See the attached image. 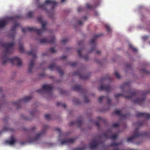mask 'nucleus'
<instances>
[{"label": "nucleus", "instance_id": "obj_2", "mask_svg": "<svg viewBox=\"0 0 150 150\" xmlns=\"http://www.w3.org/2000/svg\"><path fill=\"white\" fill-rule=\"evenodd\" d=\"M38 22L40 23L42 25V28L41 29H38L36 27H27L25 28H22V30L24 33L26 31L30 32H36L38 35L41 34L44 31L46 30V28L45 26L47 24V23L45 21H43L42 20V18L41 17H38L37 18Z\"/></svg>", "mask_w": 150, "mask_h": 150}, {"label": "nucleus", "instance_id": "obj_9", "mask_svg": "<svg viewBox=\"0 0 150 150\" xmlns=\"http://www.w3.org/2000/svg\"><path fill=\"white\" fill-rule=\"evenodd\" d=\"M32 96H30L24 97L23 99L19 100L13 103L14 105H15L17 108H20L21 104L22 103H25L28 102L32 99Z\"/></svg>", "mask_w": 150, "mask_h": 150}, {"label": "nucleus", "instance_id": "obj_35", "mask_svg": "<svg viewBox=\"0 0 150 150\" xmlns=\"http://www.w3.org/2000/svg\"><path fill=\"white\" fill-rule=\"evenodd\" d=\"M4 131H10L11 132L14 131V130L13 129H12L11 128H9L8 127H4Z\"/></svg>", "mask_w": 150, "mask_h": 150}, {"label": "nucleus", "instance_id": "obj_51", "mask_svg": "<svg viewBox=\"0 0 150 150\" xmlns=\"http://www.w3.org/2000/svg\"><path fill=\"white\" fill-rule=\"evenodd\" d=\"M97 119L100 121H102L104 122H105V121L104 120H103L100 117H98Z\"/></svg>", "mask_w": 150, "mask_h": 150}, {"label": "nucleus", "instance_id": "obj_27", "mask_svg": "<svg viewBox=\"0 0 150 150\" xmlns=\"http://www.w3.org/2000/svg\"><path fill=\"white\" fill-rule=\"evenodd\" d=\"M19 26L20 24L19 23H16L15 25L11 28V30L15 33V30L16 27Z\"/></svg>", "mask_w": 150, "mask_h": 150}, {"label": "nucleus", "instance_id": "obj_21", "mask_svg": "<svg viewBox=\"0 0 150 150\" xmlns=\"http://www.w3.org/2000/svg\"><path fill=\"white\" fill-rule=\"evenodd\" d=\"M105 98H106L107 99L108 103L109 105H110L111 103V100L110 98L108 96H100L98 98V101L99 102L101 103V102L102 100Z\"/></svg>", "mask_w": 150, "mask_h": 150}, {"label": "nucleus", "instance_id": "obj_11", "mask_svg": "<svg viewBox=\"0 0 150 150\" xmlns=\"http://www.w3.org/2000/svg\"><path fill=\"white\" fill-rule=\"evenodd\" d=\"M48 69L51 71L55 70H57L62 76L64 74V72L61 70L60 67L56 66L54 64L50 65L48 67Z\"/></svg>", "mask_w": 150, "mask_h": 150}, {"label": "nucleus", "instance_id": "obj_40", "mask_svg": "<svg viewBox=\"0 0 150 150\" xmlns=\"http://www.w3.org/2000/svg\"><path fill=\"white\" fill-rule=\"evenodd\" d=\"M33 14V13L31 11L29 12L27 14V16L28 17L30 18L32 17Z\"/></svg>", "mask_w": 150, "mask_h": 150}, {"label": "nucleus", "instance_id": "obj_38", "mask_svg": "<svg viewBox=\"0 0 150 150\" xmlns=\"http://www.w3.org/2000/svg\"><path fill=\"white\" fill-rule=\"evenodd\" d=\"M114 74L116 76L117 79H119L120 78V76L118 72L115 71L114 73Z\"/></svg>", "mask_w": 150, "mask_h": 150}, {"label": "nucleus", "instance_id": "obj_43", "mask_svg": "<svg viewBox=\"0 0 150 150\" xmlns=\"http://www.w3.org/2000/svg\"><path fill=\"white\" fill-rule=\"evenodd\" d=\"M105 27L106 28L107 31L108 32H110L111 31V29L109 25H105Z\"/></svg>", "mask_w": 150, "mask_h": 150}, {"label": "nucleus", "instance_id": "obj_24", "mask_svg": "<svg viewBox=\"0 0 150 150\" xmlns=\"http://www.w3.org/2000/svg\"><path fill=\"white\" fill-rule=\"evenodd\" d=\"M73 89L75 91L79 92H83L84 91V89H83L80 86L76 85L73 88Z\"/></svg>", "mask_w": 150, "mask_h": 150}, {"label": "nucleus", "instance_id": "obj_32", "mask_svg": "<svg viewBox=\"0 0 150 150\" xmlns=\"http://www.w3.org/2000/svg\"><path fill=\"white\" fill-rule=\"evenodd\" d=\"M56 105L57 106H61L64 108H65L66 107V105L65 104L62 103L60 102L57 103Z\"/></svg>", "mask_w": 150, "mask_h": 150}, {"label": "nucleus", "instance_id": "obj_53", "mask_svg": "<svg viewBox=\"0 0 150 150\" xmlns=\"http://www.w3.org/2000/svg\"><path fill=\"white\" fill-rule=\"evenodd\" d=\"M83 43V41H79L78 43V44L79 45H82Z\"/></svg>", "mask_w": 150, "mask_h": 150}, {"label": "nucleus", "instance_id": "obj_59", "mask_svg": "<svg viewBox=\"0 0 150 150\" xmlns=\"http://www.w3.org/2000/svg\"><path fill=\"white\" fill-rule=\"evenodd\" d=\"M83 19L84 20H86L87 19V18L86 16L84 17H83Z\"/></svg>", "mask_w": 150, "mask_h": 150}, {"label": "nucleus", "instance_id": "obj_19", "mask_svg": "<svg viewBox=\"0 0 150 150\" xmlns=\"http://www.w3.org/2000/svg\"><path fill=\"white\" fill-rule=\"evenodd\" d=\"M75 139L74 138H71L67 140H63L61 141V144L63 145L68 144L69 143H72L74 142Z\"/></svg>", "mask_w": 150, "mask_h": 150}, {"label": "nucleus", "instance_id": "obj_52", "mask_svg": "<svg viewBox=\"0 0 150 150\" xmlns=\"http://www.w3.org/2000/svg\"><path fill=\"white\" fill-rule=\"evenodd\" d=\"M84 59L86 61H87L88 59V56H86L83 57Z\"/></svg>", "mask_w": 150, "mask_h": 150}, {"label": "nucleus", "instance_id": "obj_25", "mask_svg": "<svg viewBox=\"0 0 150 150\" xmlns=\"http://www.w3.org/2000/svg\"><path fill=\"white\" fill-rule=\"evenodd\" d=\"M114 114H116L117 115H120L122 116L123 118H126L127 117V115L123 114L121 113V111L120 110H115L114 112Z\"/></svg>", "mask_w": 150, "mask_h": 150}, {"label": "nucleus", "instance_id": "obj_36", "mask_svg": "<svg viewBox=\"0 0 150 150\" xmlns=\"http://www.w3.org/2000/svg\"><path fill=\"white\" fill-rule=\"evenodd\" d=\"M129 47L131 48L134 52H136L137 51V49L136 48L134 47L132 45H129Z\"/></svg>", "mask_w": 150, "mask_h": 150}, {"label": "nucleus", "instance_id": "obj_50", "mask_svg": "<svg viewBox=\"0 0 150 150\" xmlns=\"http://www.w3.org/2000/svg\"><path fill=\"white\" fill-rule=\"evenodd\" d=\"M77 11H83V8L81 7H79L77 8Z\"/></svg>", "mask_w": 150, "mask_h": 150}, {"label": "nucleus", "instance_id": "obj_47", "mask_svg": "<svg viewBox=\"0 0 150 150\" xmlns=\"http://www.w3.org/2000/svg\"><path fill=\"white\" fill-rule=\"evenodd\" d=\"M84 101L85 103H87L89 102L88 98L86 96H84Z\"/></svg>", "mask_w": 150, "mask_h": 150}, {"label": "nucleus", "instance_id": "obj_28", "mask_svg": "<svg viewBox=\"0 0 150 150\" xmlns=\"http://www.w3.org/2000/svg\"><path fill=\"white\" fill-rule=\"evenodd\" d=\"M122 143L121 142H119V143L112 142L110 143L109 144L110 146H119Z\"/></svg>", "mask_w": 150, "mask_h": 150}, {"label": "nucleus", "instance_id": "obj_31", "mask_svg": "<svg viewBox=\"0 0 150 150\" xmlns=\"http://www.w3.org/2000/svg\"><path fill=\"white\" fill-rule=\"evenodd\" d=\"M72 101L74 103L76 104H78L80 103V100L76 98H74L72 100Z\"/></svg>", "mask_w": 150, "mask_h": 150}, {"label": "nucleus", "instance_id": "obj_23", "mask_svg": "<svg viewBox=\"0 0 150 150\" xmlns=\"http://www.w3.org/2000/svg\"><path fill=\"white\" fill-rule=\"evenodd\" d=\"M34 59H32L30 61L29 65V68L28 72L29 73H31L32 72V70L33 68V66L34 64Z\"/></svg>", "mask_w": 150, "mask_h": 150}, {"label": "nucleus", "instance_id": "obj_5", "mask_svg": "<svg viewBox=\"0 0 150 150\" xmlns=\"http://www.w3.org/2000/svg\"><path fill=\"white\" fill-rule=\"evenodd\" d=\"M48 128L47 125H45L43 127L42 131L41 132L37 134L35 137L29 138L28 140L29 142L32 143L38 140L41 137L44 135L45 132Z\"/></svg>", "mask_w": 150, "mask_h": 150}, {"label": "nucleus", "instance_id": "obj_46", "mask_svg": "<svg viewBox=\"0 0 150 150\" xmlns=\"http://www.w3.org/2000/svg\"><path fill=\"white\" fill-rule=\"evenodd\" d=\"M144 122H139L137 123V124L139 126H141L143 124Z\"/></svg>", "mask_w": 150, "mask_h": 150}, {"label": "nucleus", "instance_id": "obj_49", "mask_svg": "<svg viewBox=\"0 0 150 150\" xmlns=\"http://www.w3.org/2000/svg\"><path fill=\"white\" fill-rule=\"evenodd\" d=\"M55 130L58 132L60 134L61 133V130L60 128H57L55 129Z\"/></svg>", "mask_w": 150, "mask_h": 150}, {"label": "nucleus", "instance_id": "obj_7", "mask_svg": "<svg viewBox=\"0 0 150 150\" xmlns=\"http://www.w3.org/2000/svg\"><path fill=\"white\" fill-rule=\"evenodd\" d=\"M50 4L53 5L52 7V9H53L54 6H56L57 3L54 0H46L45 1L44 4H41L39 3L37 4V8L42 9H43L45 10H46V4Z\"/></svg>", "mask_w": 150, "mask_h": 150}, {"label": "nucleus", "instance_id": "obj_30", "mask_svg": "<svg viewBox=\"0 0 150 150\" xmlns=\"http://www.w3.org/2000/svg\"><path fill=\"white\" fill-rule=\"evenodd\" d=\"M140 71L142 73L144 74H150V71H147V70H146V69L145 68H143L142 69L140 70Z\"/></svg>", "mask_w": 150, "mask_h": 150}, {"label": "nucleus", "instance_id": "obj_14", "mask_svg": "<svg viewBox=\"0 0 150 150\" xmlns=\"http://www.w3.org/2000/svg\"><path fill=\"white\" fill-rule=\"evenodd\" d=\"M109 133H111V132L108 131L107 133H104L102 134V137H103L106 139H111L114 140L117 137V134L112 135L110 136L108 135Z\"/></svg>", "mask_w": 150, "mask_h": 150}, {"label": "nucleus", "instance_id": "obj_13", "mask_svg": "<svg viewBox=\"0 0 150 150\" xmlns=\"http://www.w3.org/2000/svg\"><path fill=\"white\" fill-rule=\"evenodd\" d=\"M55 39L54 36L51 37L49 40L45 38L41 39L40 40V42L41 43H50L53 44L54 43Z\"/></svg>", "mask_w": 150, "mask_h": 150}, {"label": "nucleus", "instance_id": "obj_34", "mask_svg": "<svg viewBox=\"0 0 150 150\" xmlns=\"http://www.w3.org/2000/svg\"><path fill=\"white\" fill-rule=\"evenodd\" d=\"M19 50L20 51L23 53L24 52V49L23 45L22 44L20 45L19 47Z\"/></svg>", "mask_w": 150, "mask_h": 150}, {"label": "nucleus", "instance_id": "obj_17", "mask_svg": "<svg viewBox=\"0 0 150 150\" xmlns=\"http://www.w3.org/2000/svg\"><path fill=\"white\" fill-rule=\"evenodd\" d=\"M136 116L137 117H143L147 119L150 118V114L144 112H138L136 115Z\"/></svg>", "mask_w": 150, "mask_h": 150}, {"label": "nucleus", "instance_id": "obj_6", "mask_svg": "<svg viewBox=\"0 0 150 150\" xmlns=\"http://www.w3.org/2000/svg\"><path fill=\"white\" fill-rule=\"evenodd\" d=\"M138 130V128H136L135 129L133 135L131 137L127 138V142H132L133 141L134 139L137 137L141 136H147L149 134V133L146 132L139 133V132Z\"/></svg>", "mask_w": 150, "mask_h": 150}, {"label": "nucleus", "instance_id": "obj_20", "mask_svg": "<svg viewBox=\"0 0 150 150\" xmlns=\"http://www.w3.org/2000/svg\"><path fill=\"white\" fill-rule=\"evenodd\" d=\"M145 100V97H144L141 98H137L133 101V102L134 103H137L141 105L144 102Z\"/></svg>", "mask_w": 150, "mask_h": 150}, {"label": "nucleus", "instance_id": "obj_8", "mask_svg": "<svg viewBox=\"0 0 150 150\" xmlns=\"http://www.w3.org/2000/svg\"><path fill=\"white\" fill-rule=\"evenodd\" d=\"M53 88V86L51 84H44L42 86V88L37 90L36 91L38 93H43L44 91L51 93Z\"/></svg>", "mask_w": 150, "mask_h": 150}, {"label": "nucleus", "instance_id": "obj_26", "mask_svg": "<svg viewBox=\"0 0 150 150\" xmlns=\"http://www.w3.org/2000/svg\"><path fill=\"white\" fill-rule=\"evenodd\" d=\"M28 55H31L34 58H35L36 57L35 52L33 50H31L30 51L27 52Z\"/></svg>", "mask_w": 150, "mask_h": 150}, {"label": "nucleus", "instance_id": "obj_56", "mask_svg": "<svg viewBox=\"0 0 150 150\" xmlns=\"http://www.w3.org/2000/svg\"><path fill=\"white\" fill-rule=\"evenodd\" d=\"M10 36L13 38V39H14L15 36V34H12L10 35Z\"/></svg>", "mask_w": 150, "mask_h": 150}, {"label": "nucleus", "instance_id": "obj_54", "mask_svg": "<svg viewBox=\"0 0 150 150\" xmlns=\"http://www.w3.org/2000/svg\"><path fill=\"white\" fill-rule=\"evenodd\" d=\"M95 125L98 126L99 127V122H96L95 123Z\"/></svg>", "mask_w": 150, "mask_h": 150}, {"label": "nucleus", "instance_id": "obj_63", "mask_svg": "<svg viewBox=\"0 0 150 150\" xmlns=\"http://www.w3.org/2000/svg\"><path fill=\"white\" fill-rule=\"evenodd\" d=\"M2 91V88H0V92Z\"/></svg>", "mask_w": 150, "mask_h": 150}, {"label": "nucleus", "instance_id": "obj_29", "mask_svg": "<svg viewBox=\"0 0 150 150\" xmlns=\"http://www.w3.org/2000/svg\"><path fill=\"white\" fill-rule=\"evenodd\" d=\"M130 82H127L125 83L123 85L121 86L120 87V88L121 89H123L124 88H125L126 86H128L129 85Z\"/></svg>", "mask_w": 150, "mask_h": 150}, {"label": "nucleus", "instance_id": "obj_15", "mask_svg": "<svg viewBox=\"0 0 150 150\" xmlns=\"http://www.w3.org/2000/svg\"><path fill=\"white\" fill-rule=\"evenodd\" d=\"M73 75H78L80 79L84 80L87 79L89 77V75L84 76L83 74H81V72L79 71H75Z\"/></svg>", "mask_w": 150, "mask_h": 150}, {"label": "nucleus", "instance_id": "obj_60", "mask_svg": "<svg viewBox=\"0 0 150 150\" xmlns=\"http://www.w3.org/2000/svg\"><path fill=\"white\" fill-rule=\"evenodd\" d=\"M96 53L97 54H99L100 53V52L99 51H96Z\"/></svg>", "mask_w": 150, "mask_h": 150}, {"label": "nucleus", "instance_id": "obj_41", "mask_svg": "<svg viewBox=\"0 0 150 150\" xmlns=\"http://www.w3.org/2000/svg\"><path fill=\"white\" fill-rule=\"evenodd\" d=\"M77 64L76 62H73L71 63L70 64V65L72 67H74L76 66Z\"/></svg>", "mask_w": 150, "mask_h": 150}, {"label": "nucleus", "instance_id": "obj_1", "mask_svg": "<svg viewBox=\"0 0 150 150\" xmlns=\"http://www.w3.org/2000/svg\"><path fill=\"white\" fill-rule=\"evenodd\" d=\"M14 43H2L0 42L1 46L4 47L6 50L4 51V55L2 56L3 60L2 64L5 65L8 62H9L13 65L16 64L18 66H20L22 64V61L21 59L16 57L13 58H9L7 54L11 53L13 51V47Z\"/></svg>", "mask_w": 150, "mask_h": 150}, {"label": "nucleus", "instance_id": "obj_16", "mask_svg": "<svg viewBox=\"0 0 150 150\" xmlns=\"http://www.w3.org/2000/svg\"><path fill=\"white\" fill-rule=\"evenodd\" d=\"M99 89L100 91H105L107 92H109L111 90V87L109 85H101Z\"/></svg>", "mask_w": 150, "mask_h": 150}, {"label": "nucleus", "instance_id": "obj_45", "mask_svg": "<svg viewBox=\"0 0 150 150\" xmlns=\"http://www.w3.org/2000/svg\"><path fill=\"white\" fill-rule=\"evenodd\" d=\"M81 49H79L77 50V52L78 54V55L80 57H81L82 54L81 53Z\"/></svg>", "mask_w": 150, "mask_h": 150}, {"label": "nucleus", "instance_id": "obj_48", "mask_svg": "<svg viewBox=\"0 0 150 150\" xmlns=\"http://www.w3.org/2000/svg\"><path fill=\"white\" fill-rule=\"evenodd\" d=\"M49 50L52 53H54L56 52L55 50L53 48H50Z\"/></svg>", "mask_w": 150, "mask_h": 150}, {"label": "nucleus", "instance_id": "obj_58", "mask_svg": "<svg viewBox=\"0 0 150 150\" xmlns=\"http://www.w3.org/2000/svg\"><path fill=\"white\" fill-rule=\"evenodd\" d=\"M35 129H36V128L35 127H33L32 129V131H34Z\"/></svg>", "mask_w": 150, "mask_h": 150}, {"label": "nucleus", "instance_id": "obj_57", "mask_svg": "<svg viewBox=\"0 0 150 150\" xmlns=\"http://www.w3.org/2000/svg\"><path fill=\"white\" fill-rule=\"evenodd\" d=\"M78 24L80 25H82V24L81 21H79Z\"/></svg>", "mask_w": 150, "mask_h": 150}, {"label": "nucleus", "instance_id": "obj_12", "mask_svg": "<svg viewBox=\"0 0 150 150\" xmlns=\"http://www.w3.org/2000/svg\"><path fill=\"white\" fill-rule=\"evenodd\" d=\"M102 35L101 34H99V35H94L93 36V38L90 41V43L91 44L93 45V46L92 47L90 50V52H91L95 50L96 47V43L95 41L96 39L98 37L101 36Z\"/></svg>", "mask_w": 150, "mask_h": 150}, {"label": "nucleus", "instance_id": "obj_44", "mask_svg": "<svg viewBox=\"0 0 150 150\" xmlns=\"http://www.w3.org/2000/svg\"><path fill=\"white\" fill-rule=\"evenodd\" d=\"M119 124L118 123H114L112 125V127H117L119 126Z\"/></svg>", "mask_w": 150, "mask_h": 150}, {"label": "nucleus", "instance_id": "obj_42", "mask_svg": "<svg viewBox=\"0 0 150 150\" xmlns=\"http://www.w3.org/2000/svg\"><path fill=\"white\" fill-rule=\"evenodd\" d=\"M69 41V39L67 38H65L62 41V42L63 43L65 44L66 42H68Z\"/></svg>", "mask_w": 150, "mask_h": 150}, {"label": "nucleus", "instance_id": "obj_33", "mask_svg": "<svg viewBox=\"0 0 150 150\" xmlns=\"http://www.w3.org/2000/svg\"><path fill=\"white\" fill-rule=\"evenodd\" d=\"M86 146H84L81 148H74L73 149V150H84L86 149Z\"/></svg>", "mask_w": 150, "mask_h": 150}, {"label": "nucleus", "instance_id": "obj_39", "mask_svg": "<svg viewBox=\"0 0 150 150\" xmlns=\"http://www.w3.org/2000/svg\"><path fill=\"white\" fill-rule=\"evenodd\" d=\"M45 118L47 120H50L51 119V117L49 114H46L45 115Z\"/></svg>", "mask_w": 150, "mask_h": 150}, {"label": "nucleus", "instance_id": "obj_10", "mask_svg": "<svg viewBox=\"0 0 150 150\" xmlns=\"http://www.w3.org/2000/svg\"><path fill=\"white\" fill-rule=\"evenodd\" d=\"M102 143L100 142L98 140L96 139V138L93 139L92 142L89 144V147L91 150L96 148L98 145L102 144Z\"/></svg>", "mask_w": 150, "mask_h": 150}, {"label": "nucleus", "instance_id": "obj_61", "mask_svg": "<svg viewBox=\"0 0 150 150\" xmlns=\"http://www.w3.org/2000/svg\"><path fill=\"white\" fill-rule=\"evenodd\" d=\"M35 113V111H32L31 112V114L32 115H33Z\"/></svg>", "mask_w": 150, "mask_h": 150}, {"label": "nucleus", "instance_id": "obj_18", "mask_svg": "<svg viewBox=\"0 0 150 150\" xmlns=\"http://www.w3.org/2000/svg\"><path fill=\"white\" fill-rule=\"evenodd\" d=\"M16 140L14 137L11 136L10 137V140H6L5 141V143L7 144L12 145L14 144L16 142Z\"/></svg>", "mask_w": 150, "mask_h": 150}, {"label": "nucleus", "instance_id": "obj_3", "mask_svg": "<svg viewBox=\"0 0 150 150\" xmlns=\"http://www.w3.org/2000/svg\"><path fill=\"white\" fill-rule=\"evenodd\" d=\"M148 92H143L141 91H136L134 92H131L130 91H127V94L129 95L124 96L121 93H117L115 95L116 98H117L120 96H124L125 98L128 99H131L133 97L136 96L138 94L145 96L147 94Z\"/></svg>", "mask_w": 150, "mask_h": 150}, {"label": "nucleus", "instance_id": "obj_22", "mask_svg": "<svg viewBox=\"0 0 150 150\" xmlns=\"http://www.w3.org/2000/svg\"><path fill=\"white\" fill-rule=\"evenodd\" d=\"M82 122V120L81 119H79L76 122L71 121L69 123V125L71 126L77 124L78 127H80L81 126V125Z\"/></svg>", "mask_w": 150, "mask_h": 150}, {"label": "nucleus", "instance_id": "obj_62", "mask_svg": "<svg viewBox=\"0 0 150 150\" xmlns=\"http://www.w3.org/2000/svg\"><path fill=\"white\" fill-rule=\"evenodd\" d=\"M127 67H130V65H129V64H128L127 65Z\"/></svg>", "mask_w": 150, "mask_h": 150}, {"label": "nucleus", "instance_id": "obj_4", "mask_svg": "<svg viewBox=\"0 0 150 150\" xmlns=\"http://www.w3.org/2000/svg\"><path fill=\"white\" fill-rule=\"evenodd\" d=\"M21 18L20 16L16 15L13 16L7 17L4 19L0 20V28L4 27L9 21H15L16 19Z\"/></svg>", "mask_w": 150, "mask_h": 150}, {"label": "nucleus", "instance_id": "obj_55", "mask_svg": "<svg viewBox=\"0 0 150 150\" xmlns=\"http://www.w3.org/2000/svg\"><path fill=\"white\" fill-rule=\"evenodd\" d=\"M67 57L66 56L64 55L62 56L61 57V59H65Z\"/></svg>", "mask_w": 150, "mask_h": 150}, {"label": "nucleus", "instance_id": "obj_37", "mask_svg": "<svg viewBox=\"0 0 150 150\" xmlns=\"http://www.w3.org/2000/svg\"><path fill=\"white\" fill-rule=\"evenodd\" d=\"M86 8L88 9H91L93 8V6H90L88 3H87L86 4Z\"/></svg>", "mask_w": 150, "mask_h": 150}, {"label": "nucleus", "instance_id": "obj_64", "mask_svg": "<svg viewBox=\"0 0 150 150\" xmlns=\"http://www.w3.org/2000/svg\"><path fill=\"white\" fill-rule=\"evenodd\" d=\"M43 56L45 55H46V54H45V53H43Z\"/></svg>", "mask_w": 150, "mask_h": 150}]
</instances>
